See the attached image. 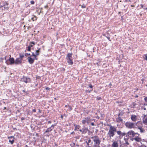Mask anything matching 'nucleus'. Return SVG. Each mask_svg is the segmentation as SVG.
Masks as SVG:
<instances>
[{"instance_id": "50", "label": "nucleus", "mask_w": 147, "mask_h": 147, "mask_svg": "<svg viewBox=\"0 0 147 147\" xmlns=\"http://www.w3.org/2000/svg\"><path fill=\"white\" fill-rule=\"evenodd\" d=\"M32 111L34 112H35L36 111V110L35 109H33Z\"/></svg>"}, {"instance_id": "15", "label": "nucleus", "mask_w": 147, "mask_h": 147, "mask_svg": "<svg viewBox=\"0 0 147 147\" xmlns=\"http://www.w3.org/2000/svg\"><path fill=\"white\" fill-rule=\"evenodd\" d=\"M55 126V125L52 124L51 125V126L49 128H48L47 129V132L51 131L54 128V126Z\"/></svg>"}, {"instance_id": "7", "label": "nucleus", "mask_w": 147, "mask_h": 147, "mask_svg": "<svg viewBox=\"0 0 147 147\" xmlns=\"http://www.w3.org/2000/svg\"><path fill=\"white\" fill-rule=\"evenodd\" d=\"M8 138L9 139V142H10L11 144H13L14 142V137L13 136H9L8 137Z\"/></svg>"}, {"instance_id": "33", "label": "nucleus", "mask_w": 147, "mask_h": 147, "mask_svg": "<svg viewBox=\"0 0 147 147\" xmlns=\"http://www.w3.org/2000/svg\"><path fill=\"white\" fill-rule=\"evenodd\" d=\"M24 57V55H20V59H21V60H22V58L23 57Z\"/></svg>"}, {"instance_id": "36", "label": "nucleus", "mask_w": 147, "mask_h": 147, "mask_svg": "<svg viewBox=\"0 0 147 147\" xmlns=\"http://www.w3.org/2000/svg\"><path fill=\"white\" fill-rule=\"evenodd\" d=\"M0 8H2V9L3 10V7L1 3H0Z\"/></svg>"}, {"instance_id": "30", "label": "nucleus", "mask_w": 147, "mask_h": 147, "mask_svg": "<svg viewBox=\"0 0 147 147\" xmlns=\"http://www.w3.org/2000/svg\"><path fill=\"white\" fill-rule=\"evenodd\" d=\"M137 104L135 102H133L132 103V105L133 106V107L134 108L135 107Z\"/></svg>"}, {"instance_id": "23", "label": "nucleus", "mask_w": 147, "mask_h": 147, "mask_svg": "<svg viewBox=\"0 0 147 147\" xmlns=\"http://www.w3.org/2000/svg\"><path fill=\"white\" fill-rule=\"evenodd\" d=\"M8 3L6 5H5L3 7V9L4 10H8L9 8V7L8 6Z\"/></svg>"}, {"instance_id": "31", "label": "nucleus", "mask_w": 147, "mask_h": 147, "mask_svg": "<svg viewBox=\"0 0 147 147\" xmlns=\"http://www.w3.org/2000/svg\"><path fill=\"white\" fill-rule=\"evenodd\" d=\"M143 122L144 123H147V117L145 118L144 120H143Z\"/></svg>"}, {"instance_id": "22", "label": "nucleus", "mask_w": 147, "mask_h": 147, "mask_svg": "<svg viewBox=\"0 0 147 147\" xmlns=\"http://www.w3.org/2000/svg\"><path fill=\"white\" fill-rule=\"evenodd\" d=\"M124 113L122 111H119V114L118 115V117H121L124 114Z\"/></svg>"}, {"instance_id": "28", "label": "nucleus", "mask_w": 147, "mask_h": 147, "mask_svg": "<svg viewBox=\"0 0 147 147\" xmlns=\"http://www.w3.org/2000/svg\"><path fill=\"white\" fill-rule=\"evenodd\" d=\"M32 56H33L34 57V58L36 59V60L37 59H36V55L34 53H32V55H30L29 57H31Z\"/></svg>"}, {"instance_id": "29", "label": "nucleus", "mask_w": 147, "mask_h": 147, "mask_svg": "<svg viewBox=\"0 0 147 147\" xmlns=\"http://www.w3.org/2000/svg\"><path fill=\"white\" fill-rule=\"evenodd\" d=\"M74 125L75 128L76 129H79L80 127V126L79 125H76L75 124Z\"/></svg>"}, {"instance_id": "17", "label": "nucleus", "mask_w": 147, "mask_h": 147, "mask_svg": "<svg viewBox=\"0 0 147 147\" xmlns=\"http://www.w3.org/2000/svg\"><path fill=\"white\" fill-rule=\"evenodd\" d=\"M134 140L137 142H140L142 141L141 138L138 136H136L134 138Z\"/></svg>"}, {"instance_id": "56", "label": "nucleus", "mask_w": 147, "mask_h": 147, "mask_svg": "<svg viewBox=\"0 0 147 147\" xmlns=\"http://www.w3.org/2000/svg\"><path fill=\"white\" fill-rule=\"evenodd\" d=\"M61 119H63V116L62 115H61Z\"/></svg>"}, {"instance_id": "19", "label": "nucleus", "mask_w": 147, "mask_h": 147, "mask_svg": "<svg viewBox=\"0 0 147 147\" xmlns=\"http://www.w3.org/2000/svg\"><path fill=\"white\" fill-rule=\"evenodd\" d=\"M131 119L134 121H136L137 120V117L135 115H132L131 117Z\"/></svg>"}, {"instance_id": "47", "label": "nucleus", "mask_w": 147, "mask_h": 147, "mask_svg": "<svg viewBox=\"0 0 147 147\" xmlns=\"http://www.w3.org/2000/svg\"><path fill=\"white\" fill-rule=\"evenodd\" d=\"M81 7L82 8H84L85 7V6L84 5H82Z\"/></svg>"}, {"instance_id": "62", "label": "nucleus", "mask_w": 147, "mask_h": 147, "mask_svg": "<svg viewBox=\"0 0 147 147\" xmlns=\"http://www.w3.org/2000/svg\"><path fill=\"white\" fill-rule=\"evenodd\" d=\"M22 92H25V91L24 90H22Z\"/></svg>"}, {"instance_id": "24", "label": "nucleus", "mask_w": 147, "mask_h": 147, "mask_svg": "<svg viewBox=\"0 0 147 147\" xmlns=\"http://www.w3.org/2000/svg\"><path fill=\"white\" fill-rule=\"evenodd\" d=\"M138 129L140 130V132L142 133L144 132V129L142 128L141 127H138Z\"/></svg>"}, {"instance_id": "40", "label": "nucleus", "mask_w": 147, "mask_h": 147, "mask_svg": "<svg viewBox=\"0 0 147 147\" xmlns=\"http://www.w3.org/2000/svg\"><path fill=\"white\" fill-rule=\"evenodd\" d=\"M88 85L89 86V87L90 88H92L93 87L92 86L91 84H90L89 85Z\"/></svg>"}, {"instance_id": "4", "label": "nucleus", "mask_w": 147, "mask_h": 147, "mask_svg": "<svg viewBox=\"0 0 147 147\" xmlns=\"http://www.w3.org/2000/svg\"><path fill=\"white\" fill-rule=\"evenodd\" d=\"M125 125L126 127L130 129L134 128L135 127L134 123H133L130 121L126 122L125 124Z\"/></svg>"}, {"instance_id": "5", "label": "nucleus", "mask_w": 147, "mask_h": 147, "mask_svg": "<svg viewBox=\"0 0 147 147\" xmlns=\"http://www.w3.org/2000/svg\"><path fill=\"white\" fill-rule=\"evenodd\" d=\"M90 118V117H88L85 118L82 121V123L83 124H85L86 123H87L88 124L92 120H91Z\"/></svg>"}, {"instance_id": "54", "label": "nucleus", "mask_w": 147, "mask_h": 147, "mask_svg": "<svg viewBox=\"0 0 147 147\" xmlns=\"http://www.w3.org/2000/svg\"><path fill=\"white\" fill-rule=\"evenodd\" d=\"M21 119L22 120H24V117H22Z\"/></svg>"}, {"instance_id": "3", "label": "nucleus", "mask_w": 147, "mask_h": 147, "mask_svg": "<svg viewBox=\"0 0 147 147\" xmlns=\"http://www.w3.org/2000/svg\"><path fill=\"white\" fill-rule=\"evenodd\" d=\"M10 57H11V56H10ZM4 59L5 60V63L7 65H12L14 63L15 60L14 59L13 57L11 58L10 57L9 59H7L6 57H5Z\"/></svg>"}, {"instance_id": "58", "label": "nucleus", "mask_w": 147, "mask_h": 147, "mask_svg": "<svg viewBox=\"0 0 147 147\" xmlns=\"http://www.w3.org/2000/svg\"><path fill=\"white\" fill-rule=\"evenodd\" d=\"M135 97H136V98H137V97H138V95H136L135 96Z\"/></svg>"}, {"instance_id": "44", "label": "nucleus", "mask_w": 147, "mask_h": 147, "mask_svg": "<svg viewBox=\"0 0 147 147\" xmlns=\"http://www.w3.org/2000/svg\"><path fill=\"white\" fill-rule=\"evenodd\" d=\"M106 36L107 37V38L108 39V40L110 41H111V39H110V38L109 37V36Z\"/></svg>"}, {"instance_id": "2", "label": "nucleus", "mask_w": 147, "mask_h": 147, "mask_svg": "<svg viewBox=\"0 0 147 147\" xmlns=\"http://www.w3.org/2000/svg\"><path fill=\"white\" fill-rule=\"evenodd\" d=\"M91 138L93 139L94 142V144L93 145L95 147H100V145L101 142V140L98 136H92L91 137Z\"/></svg>"}, {"instance_id": "55", "label": "nucleus", "mask_w": 147, "mask_h": 147, "mask_svg": "<svg viewBox=\"0 0 147 147\" xmlns=\"http://www.w3.org/2000/svg\"><path fill=\"white\" fill-rule=\"evenodd\" d=\"M97 99L98 100H100L101 99V98L100 97H99L98 98H97Z\"/></svg>"}, {"instance_id": "12", "label": "nucleus", "mask_w": 147, "mask_h": 147, "mask_svg": "<svg viewBox=\"0 0 147 147\" xmlns=\"http://www.w3.org/2000/svg\"><path fill=\"white\" fill-rule=\"evenodd\" d=\"M28 58V61L30 64H32L34 63L35 59L34 58L32 59L31 57H29Z\"/></svg>"}, {"instance_id": "16", "label": "nucleus", "mask_w": 147, "mask_h": 147, "mask_svg": "<svg viewBox=\"0 0 147 147\" xmlns=\"http://www.w3.org/2000/svg\"><path fill=\"white\" fill-rule=\"evenodd\" d=\"M89 130L88 128L84 127L82 129V134H86L87 131H88Z\"/></svg>"}, {"instance_id": "13", "label": "nucleus", "mask_w": 147, "mask_h": 147, "mask_svg": "<svg viewBox=\"0 0 147 147\" xmlns=\"http://www.w3.org/2000/svg\"><path fill=\"white\" fill-rule=\"evenodd\" d=\"M52 91L51 89H50L48 87H47V94L48 93V94L51 95L52 93Z\"/></svg>"}, {"instance_id": "25", "label": "nucleus", "mask_w": 147, "mask_h": 147, "mask_svg": "<svg viewBox=\"0 0 147 147\" xmlns=\"http://www.w3.org/2000/svg\"><path fill=\"white\" fill-rule=\"evenodd\" d=\"M1 3L3 7L5 5H6L8 3L5 1H3L2 2H1Z\"/></svg>"}, {"instance_id": "45", "label": "nucleus", "mask_w": 147, "mask_h": 147, "mask_svg": "<svg viewBox=\"0 0 147 147\" xmlns=\"http://www.w3.org/2000/svg\"><path fill=\"white\" fill-rule=\"evenodd\" d=\"M47 124L48 125H49V124H51V121H48V122H47Z\"/></svg>"}, {"instance_id": "32", "label": "nucleus", "mask_w": 147, "mask_h": 147, "mask_svg": "<svg viewBox=\"0 0 147 147\" xmlns=\"http://www.w3.org/2000/svg\"><path fill=\"white\" fill-rule=\"evenodd\" d=\"M91 140L90 139H89L88 141L86 142L87 143V145L88 146V145L91 142Z\"/></svg>"}, {"instance_id": "63", "label": "nucleus", "mask_w": 147, "mask_h": 147, "mask_svg": "<svg viewBox=\"0 0 147 147\" xmlns=\"http://www.w3.org/2000/svg\"><path fill=\"white\" fill-rule=\"evenodd\" d=\"M4 109H6V107H4Z\"/></svg>"}, {"instance_id": "1", "label": "nucleus", "mask_w": 147, "mask_h": 147, "mask_svg": "<svg viewBox=\"0 0 147 147\" xmlns=\"http://www.w3.org/2000/svg\"><path fill=\"white\" fill-rule=\"evenodd\" d=\"M107 126L109 127V129L108 133V135L111 138L113 137L115 135V132L117 133L118 131L117 130V128L112 126L111 125L108 124Z\"/></svg>"}, {"instance_id": "35", "label": "nucleus", "mask_w": 147, "mask_h": 147, "mask_svg": "<svg viewBox=\"0 0 147 147\" xmlns=\"http://www.w3.org/2000/svg\"><path fill=\"white\" fill-rule=\"evenodd\" d=\"M28 55H30V53H25V56L26 57H27Z\"/></svg>"}, {"instance_id": "46", "label": "nucleus", "mask_w": 147, "mask_h": 147, "mask_svg": "<svg viewBox=\"0 0 147 147\" xmlns=\"http://www.w3.org/2000/svg\"><path fill=\"white\" fill-rule=\"evenodd\" d=\"M138 147H146V146L145 145H143V146H138Z\"/></svg>"}, {"instance_id": "57", "label": "nucleus", "mask_w": 147, "mask_h": 147, "mask_svg": "<svg viewBox=\"0 0 147 147\" xmlns=\"http://www.w3.org/2000/svg\"><path fill=\"white\" fill-rule=\"evenodd\" d=\"M34 17H32V18L31 19L33 21H34Z\"/></svg>"}, {"instance_id": "61", "label": "nucleus", "mask_w": 147, "mask_h": 147, "mask_svg": "<svg viewBox=\"0 0 147 147\" xmlns=\"http://www.w3.org/2000/svg\"><path fill=\"white\" fill-rule=\"evenodd\" d=\"M144 105H145L147 106V103L146 104H144Z\"/></svg>"}, {"instance_id": "48", "label": "nucleus", "mask_w": 147, "mask_h": 147, "mask_svg": "<svg viewBox=\"0 0 147 147\" xmlns=\"http://www.w3.org/2000/svg\"><path fill=\"white\" fill-rule=\"evenodd\" d=\"M142 108L144 110H146V108L144 107H142Z\"/></svg>"}, {"instance_id": "53", "label": "nucleus", "mask_w": 147, "mask_h": 147, "mask_svg": "<svg viewBox=\"0 0 147 147\" xmlns=\"http://www.w3.org/2000/svg\"><path fill=\"white\" fill-rule=\"evenodd\" d=\"M79 131L82 132V129H80L79 130Z\"/></svg>"}, {"instance_id": "39", "label": "nucleus", "mask_w": 147, "mask_h": 147, "mask_svg": "<svg viewBox=\"0 0 147 147\" xmlns=\"http://www.w3.org/2000/svg\"><path fill=\"white\" fill-rule=\"evenodd\" d=\"M93 89H92V90H87L86 91L87 92H88V93H90L91 92L92 90Z\"/></svg>"}, {"instance_id": "14", "label": "nucleus", "mask_w": 147, "mask_h": 147, "mask_svg": "<svg viewBox=\"0 0 147 147\" xmlns=\"http://www.w3.org/2000/svg\"><path fill=\"white\" fill-rule=\"evenodd\" d=\"M111 147H119V144L117 141H114Z\"/></svg>"}, {"instance_id": "18", "label": "nucleus", "mask_w": 147, "mask_h": 147, "mask_svg": "<svg viewBox=\"0 0 147 147\" xmlns=\"http://www.w3.org/2000/svg\"><path fill=\"white\" fill-rule=\"evenodd\" d=\"M72 58H67L66 59L67 60V62L69 64L72 65L73 64Z\"/></svg>"}, {"instance_id": "41", "label": "nucleus", "mask_w": 147, "mask_h": 147, "mask_svg": "<svg viewBox=\"0 0 147 147\" xmlns=\"http://www.w3.org/2000/svg\"><path fill=\"white\" fill-rule=\"evenodd\" d=\"M4 59V58H0V62H2L3 60Z\"/></svg>"}, {"instance_id": "20", "label": "nucleus", "mask_w": 147, "mask_h": 147, "mask_svg": "<svg viewBox=\"0 0 147 147\" xmlns=\"http://www.w3.org/2000/svg\"><path fill=\"white\" fill-rule=\"evenodd\" d=\"M123 121V120L121 118V117H118L116 119V121L117 122L119 123L122 122Z\"/></svg>"}, {"instance_id": "37", "label": "nucleus", "mask_w": 147, "mask_h": 147, "mask_svg": "<svg viewBox=\"0 0 147 147\" xmlns=\"http://www.w3.org/2000/svg\"><path fill=\"white\" fill-rule=\"evenodd\" d=\"M68 107H69V111H71L72 109L71 107V106H69V105H68Z\"/></svg>"}, {"instance_id": "60", "label": "nucleus", "mask_w": 147, "mask_h": 147, "mask_svg": "<svg viewBox=\"0 0 147 147\" xmlns=\"http://www.w3.org/2000/svg\"><path fill=\"white\" fill-rule=\"evenodd\" d=\"M74 134V132H72V133H71V134Z\"/></svg>"}, {"instance_id": "49", "label": "nucleus", "mask_w": 147, "mask_h": 147, "mask_svg": "<svg viewBox=\"0 0 147 147\" xmlns=\"http://www.w3.org/2000/svg\"><path fill=\"white\" fill-rule=\"evenodd\" d=\"M91 125L92 126H94V123L92 122L91 123Z\"/></svg>"}, {"instance_id": "38", "label": "nucleus", "mask_w": 147, "mask_h": 147, "mask_svg": "<svg viewBox=\"0 0 147 147\" xmlns=\"http://www.w3.org/2000/svg\"><path fill=\"white\" fill-rule=\"evenodd\" d=\"M144 55L145 56V57H144V59L147 60V56L146 55Z\"/></svg>"}, {"instance_id": "8", "label": "nucleus", "mask_w": 147, "mask_h": 147, "mask_svg": "<svg viewBox=\"0 0 147 147\" xmlns=\"http://www.w3.org/2000/svg\"><path fill=\"white\" fill-rule=\"evenodd\" d=\"M134 132L133 130H130L127 133L128 136L130 137H133L134 136Z\"/></svg>"}, {"instance_id": "64", "label": "nucleus", "mask_w": 147, "mask_h": 147, "mask_svg": "<svg viewBox=\"0 0 147 147\" xmlns=\"http://www.w3.org/2000/svg\"><path fill=\"white\" fill-rule=\"evenodd\" d=\"M126 143L127 144H129V143L127 142H126Z\"/></svg>"}, {"instance_id": "26", "label": "nucleus", "mask_w": 147, "mask_h": 147, "mask_svg": "<svg viewBox=\"0 0 147 147\" xmlns=\"http://www.w3.org/2000/svg\"><path fill=\"white\" fill-rule=\"evenodd\" d=\"M40 49H39L38 50L36 51V52L35 53V54L36 55V56L38 55H39V52Z\"/></svg>"}, {"instance_id": "10", "label": "nucleus", "mask_w": 147, "mask_h": 147, "mask_svg": "<svg viewBox=\"0 0 147 147\" xmlns=\"http://www.w3.org/2000/svg\"><path fill=\"white\" fill-rule=\"evenodd\" d=\"M135 124V127L134 128H137L138 127H141L140 124H141V121H138L136 123H134Z\"/></svg>"}, {"instance_id": "34", "label": "nucleus", "mask_w": 147, "mask_h": 147, "mask_svg": "<svg viewBox=\"0 0 147 147\" xmlns=\"http://www.w3.org/2000/svg\"><path fill=\"white\" fill-rule=\"evenodd\" d=\"M27 48H28V51H30L31 50V47H30V46H28V47H27Z\"/></svg>"}, {"instance_id": "6", "label": "nucleus", "mask_w": 147, "mask_h": 147, "mask_svg": "<svg viewBox=\"0 0 147 147\" xmlns=\"http://www.w3.org/2000/svg\"><path fill=\"white\" fill-rule=\"evenodd\" d=\"M30 78L26 76H23L21 78V81L26 83H30Z\"/></svg>"}, {"instance_id": "51", "label": "nucleus", "mask_w": 147, "mask_h": 147, "mask_svg": "<svg viewBox=\"0 0 147 147\" xmlns=\"http://www.w3.org/2000/svg\"><path fill=\"white\" fill-rule=\"evenodd\" d=\"M135 134H137V135H138V136H139L140 135V134H138V133H135L134 132V136H135Z\"/></svg>"}, {"instance_id": "52", "label": "nucleus", "mask_w": 147, "mask_h": 147, "mask_svg": "<svg viewBox=\"0 0 147 147\" xmlns=\"http://www.w3.org/2000/svg\"><path fill=\"white\" fill-rule=\"evenodd\" d=\"M140 6H141V7L142 8H143V7H144V5H142V4H141L140 5Z\"/></svg>"}, {"instance_id": "42", "label": "nucleus", "mask_w": 147, "mask_h": 147, "mask_svg": "<svg viewBox=\"0 0 147 147\" xmlns=\"http://www.w3.org/2000/svg\"><path fill=\"white\" fill-rule=\"evenodd\" d=\"M144 97V100L146 102H147V97H146L145 96Z\"/></svg>"}, {"instance_id": "43", "label": "nucleus", "mask_w": 147, "mask_h": 147, "mask_svg": "<svg viewBox=\"0 0 147 147\" xmlns=\"http://www.w3.org/2000/svg\"><path fill=\"white\" fill-rule=\"evenodd\" d=\"M30 3L31 4H34V2L33 1H30Z\"/></svg>"}, {"instance_id": "59", "label": "nucleus", "mask_w": 147, "mask_h": 147, "mask_svg": "<svg viewBox=\"0 0 147 147\" xmlns=\"http://www.w3.org/2000/svg\"><path fill=\"white\" fill-rule=\"evenodd\" d=\"M134 140V138H132V139H131V140L132 141H133Z\"/></svg>"}, {"instance_id": "11", "label": "nucleus", "mask_w": 147, "mask_h": 147, "mask_svg": "<svg viewBox=\"0 0 147 147\" xmlns=\"http://www.w3.org/2000/svg\"><path fill=\"white\" fill-rule=\"evenodd\" d=\"M22 62V60L21 59H20L18 58H17L15 61L14 63L16 65H18L21 63Z\"/></svg>"}, {"instance_id": "27", "label": "nucleus", "mask_w": 147, "mask_h": 147, "mask_svg": "<svg viewBox=\"0 0 147 147\" xmlns=\"http://www.w3.org/2000/svg\"><path fill=\"white\" fill-rule=\"evenodd\" d=\"M35 45V43L34 42H30V45L29 46H30V47H32L33 45Z\"/></svg>"}, {"instance_id": "9", "label": "nucleus", "mask_w": 147, "mask_h": 147, "mask_svg": "<svg viewBox=\"0 0 147 147\" xmlns=\"http://www.w3.org/2000/svg\"><path fill=\"white\" fill-rule=\"evenodd\" d=\"M117 134L119 136V137H120L125 136L126 133L125 132H122L120 131L119 130L117 132Z\"/></svg>"}, {"instance_id": "21", "label": "nucleus", "mask_w": 147, "mask_h": 147, "mask_svg": "<svg viewBox=\"0 0 147 147\" xmlns=\"http://www.w3.org/2000/svg\"><path fill=\"white\" fill-rule=\"evenodd\" d=\"M72 54L71 53H68L67 55V57H66V59L67 58H72Z\"/></svg>"}]
</instances>
